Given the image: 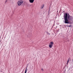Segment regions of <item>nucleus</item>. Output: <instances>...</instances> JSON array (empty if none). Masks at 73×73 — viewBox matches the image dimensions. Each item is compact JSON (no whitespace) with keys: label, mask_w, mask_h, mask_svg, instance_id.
Instances as JSON below:
<instances>
[{"label":"nucleus","mask_w":73,"mask_h":73,"mask_svg":"<svg viewBox=\"0 0 73 73\" xmlns=\"http://www.w3.org/2000/svg\"><path fill=\"white\" fill-rule=\"evenodd\" d=\"M35 0H29V1L30 3H33Z\"/></svg>","instance_id":"nucleus-4"},{"label":"nucleus","mask_w":73,"mask_h":73,"mask_svg":"<svg viewBox=\"0 0 73 73\" xmlns=\"http://www.w3.org/2000/svg\"><path fill=\"white\" fill-rule=\"evenodd\" d=\"M65 24H69L68 20L71 21L72 20L73 17L69 15V14L66 13L64 15Z\"/></svg>","instance_id":"nucleus-1"},{"label":"nucleus","mask_w":73,"mask_h":73,"mask_svg":"<svg viewBox=\"0 0 73 73\" xmlns=\"http://www.w3.org/2000/svg\"><path fill=\"white\" fill-rule=\"evenodd\" d=\"M27 67L26 68L25 73H27Z\"/></svg>","instance_id":"nucleus-6"},{"label":"nucleus","mask_w":73,"mask_h":73,"mask_svg":"<svg viewBox=\"0 0 73 73\" xmlns=\"http://www.w3.org/2000/svg\"><path fill=\"white\" fill-rule=\"evenodd\" d=\"M5 3H6L7 2V0H6L5 1Z\"/></svg>","instance_id":"nucleus-9"},{"label":"nucleus","mask_w":73,"mask_h":73,"mask_svg":"<svg viewBox=\"0 0 73 73\" xmlns=\"http://www.w3.org/2000/svg\"><path fill=\"white\" fill-rule=\"evenodd\" d=\"M68 27H72V26L71 25H70L69 26H68Z\"/></svg>","instance_id":"nucleus-8"},{"label":"nucleus","mask_w":73,"mask_h":73,"mask_svg":"<svg viewBox=\"0 0 73 73\" xmlns=\"http://www.w3.org/2000/svg\"><path fill=\"white\" fill-rule=\"evenodd\" d=\"M41 70H43V68H42V69H41Z\"/></svg>","instance_id":"nucleus-10"},{"label":"nucleus","mask_w":73,"mask_h":73,"mask_svg":"<svg viewBox=\"0 0 73 73\" xmlns=\"http://www.w3.org/2000/svg\"><path fill=\"white\" fill-rule=\"evenodd\" d=\"M69 59L68 60V61H67V63H68V62H69Z\"/></svg>","instance_id":"nucleus-7"},{"label":"nucleus","mask_w":73,"mask_h":73,"mask_svg":"<svg viewBox=\"0 0 73 73\" xmlns=\"http://www.w3.org/2000/svg\"><path fill=\"white\" fill-rule=\"evenodd\" d=\"M44 5H42L41 7H40L41 9H42V8H44Z\"/></svg>","instance_id":"nucleus-5"},{"label":"nucleus","mask_w":73,"mask_h":73,"mask_svg":"<svg viewBox=\"0 0 73 73\" xmlns=\"http://www.w3.org/2000/svg\"><path fill=\"white\" fill-rule=\"evenodd\" d=\"M54 44V43H53V42H50V44L49 45V48H51L52 46H53V45Z\"/></svg>","instance_id":"nucleus-3"},{"label":"nucleus","mask_w":73,"mask_h":73,"mask_svg":"<svg viewBox=\"0 0 73 73\" xmlns=\"http://www.w3.org/2000/svg\"><path fill=\"white\" fill-rule=\"evenodd\" d=\"M23 0H19L17 2V5L18 6H20L21 5L23 4Z\"/></svg>","instance_id":"nucleus-2"},{"label":"nucleus","mask_w":73,"mask_h":73,"mask_svg":"<svg viewBox=\"0 0 73 73\" xmlns=\"http://www.w3.org/2000/svg\"><path fill=\"white\" fill-rule=\"evenodd\" d=\"M68 62H67V65H68Z\"/></svg>","instance_id":"nucleus-11"}]
</instances>
